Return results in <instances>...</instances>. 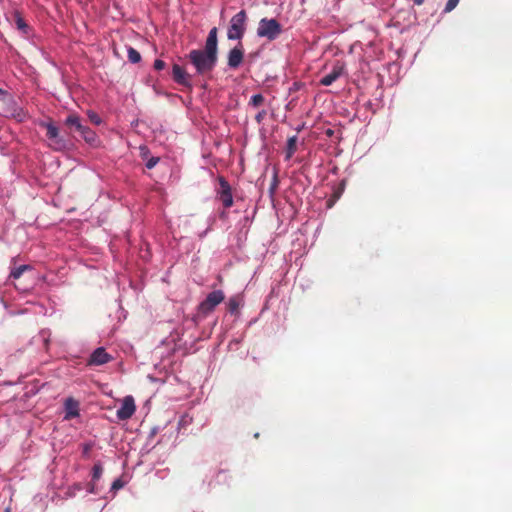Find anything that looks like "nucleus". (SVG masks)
<instances>
[{
  "instance_id": "obj_12",
  "label": "nucleus",
  "mask_w": 512,
  "mask_h": 512,
  "mask_svg": "<svg viewBox=\"0 0 512 512\" xmlns=\"http://www.w3.org/2000/svg\"><path fill=\"white\" fill-rule=\"evenodd\" d=\"M66 418H73L79 414V403L73 398L65 401Z\"/></svg>"
},
{
  "instance_id": "obj_5",
  "label": "nucleus",
  "mask_w": 512,
  "mask_h": 512,
  "mask_svg": "<svg viewBox=\"0 0 512 512\" xmlns=\"http://www.w3.org/2000/svg\"><path fill=\"white\" fill-rule=\"evenodd\" d=\"M135 411V400L131 395H128L123 398L121 406L117 410L116 415L119 420H128L134 415Z\"/></svg>"
},
{
  "instance_id": "obj_20",
  "label": "nucleus",
  "mask_w": 512,
  "mask_h": 512,
  "mask_svg": "<svg viewBox=\"0 0 512 512\" xmlns=\"http://www.w3.org/2000/svg\"><path fill=\"white\" fill-rule=\"evenodd\" d=\"M264 102V97L262 94H255L251 97L249 104L253 107H259Z\"/></svg>"
},
{
  "instance_id": "obj_23",
  "label": "nucleus",
  "mask_w": 512,
  "mask_h": 512,
  "mask_svg": "<svg viewBox=\"0 0 512 512\" xmlns=\"http://www.w3.org/2000/svg\"><path fill=\"white\" fill-rule=\"evenodd\" d=\"M459 3V0H448L444 8L445 13L451 12Z\"/></svg>"
},
{
  "instance_id": "obj_27",
  "label": "nucleus",
  "mask_w": 512,
  "mask_h": 512,
  "mask_svg": "<svg viewBox=\"0 0 512 512\" xmlns=\"http://www.w3.org/2000/svg\"><path fill=\"white\" fill-rule=\"evenodd\" d=\"M154 68H155L156 70H162V69H164V68H165V62H164V61H162V60H160V59L155 60V62H154Z\"/></svg>"
},
{
  "instance_id": "obj_26",
  "label": "nucleus",
  "mask_w": 512,
  "mask_h": 512,
  "mask_svg": "<svg viewBox=\"0 0 512 512\" xmlns=\"http://www.w3.org/2000/svg\"><path fill=\"white\" fill-rule=\"evenodd\" d=\"M266 111L265 110H261L259 111L256 116H255V120L258 122V123H261L263 121V119L266 117Z\"/></svg>"
},
{
  "instance_id": "obj_6",
  "label": "nucleus",
  "mask_w": 512,
  "mask_h": 512,
  "mask_svg": "<svg viewBox=\"0 0 512 512\" xmlns=\"http://www.w3.org/2000/svg\"><path fill=\"white\" fill-rule=\"evenodd\" d=\"M43 126L47 129V137L51 141V146L54 149H61L64 147L63 140L59 137V130L53 123H44Z\"/></svg>"
},
{
  "instance_id": "obj_28",
  "label": "nucleus",
  "mask_w": 512,
  "mask_h": 512,
  "mask_svg": "<svg viewBox=\"0 0 512 512\" xmlns=\"http://www.w3.org/2000/svg\"><path fill=\"white\" fill-rule=\"evenodd\" d=\"M158 160H159L158 158H154V157L149 159L148 162L146 163V167L148 169L153 168L158 163Z\"/></svg>"
},
{
  "instance_id": "obj_13",
  "label": "nucleus",
  "mask_w": 512,
  "mask_h": 512,
  "mask_svg": "<svg viewBox=\"0 0 512 512\" xmlns=\"http://www.w3.org/2000/svg\"><path fill=\"white\" fill-rule=\"evenodd\" d=\"M204 49L217 54V28L214 27L210 30Z\"/></svg>"
},
{
  "instance_id": "obj_18",
  "label": "nucleus",
  "mask_w": 512,
  "mask_h": 512,
  "mask_svg": "<svg viewBox=\"0 0 512 512\" xmlns=\"http://www.w3.org/2000/svg\"><path fill=\"white\" fill-rule=\"evenodd\" d=\"M241 301L237 296H233L228 301V308L231 313H236L240 307Z\"/></svg>"
},
{
  "instance_id": "obj_3",
  "label": "nucleus",
  "mask_w": 512,
  "mask_h": 512,
  "mask_svg": "<svg viewBox=\"0 0 512 512\" xmlns=\"http://www.w3.org/2000/svg\"><path fill=\"white\" fill-rule=\"evenodd\" d=\"M282 32L280 23L275 19L263 18L259 21L257 28V36L275 40Z\"/></svg>"
},
{
  "instance_id": "obj_7",
  "label": "nucleus",
  "mask_w": 512,
  "mask_h": 512,
  "mask_svg": "<svg viewBox=\"0 0 512 512\" xmlns=\"http://www.w3.org/2000/svg\"><path fill=\"white\" fill-rule=\"evenodd\" d=\"M219 199L222 202L223 206L226 208H229L233 205V197L230 186L228 182L225 181L223 178H220Z\"/></svg>"
},
{
  "instance_id": "obj_11",
  "label": "nucleus",
  "mask_w": 512,
  "mask_h": 512,
  "mask_svg": "<svg viewBox=\"0 0 512 512\" xmlns=\"http://www.w3.org/2000/svg\"><path fill=\"white\" fill-rule=\"evenodd\" d=\"M6 113L18 122H22L27 118V113L21 107L17 106L11 99H9V106Z\"/></svg>"
},
{
  "instance_id": "obj_21",
  "label": "nucleus",
  "mask_w": 512,
  "mask_h": 512,
  "mask_svg": "<svg viewBox=\"0 0 512 512\" xmlns=\"http://www.w3.org/2000/svg\"><path fill=\"white\" fill-rule=\"evenodd\" d=\"M80 134L84 137L87 142H93L96 138V135L93 131H91L88 127H85V132H80Z\"/></svg>"
},
{
  "instance_id": "obj_1",
  "label": "nucleus",
  "mask_w": 512,
  "mask_h": 512,
  "mask_svg": "<svg viewBox=\"0 0 512 512\" xmlns=\"http://www.w3.org/2000/svg\"><path fill=\"white\" fill-rule=\"evenodd\" d=\"M189 59L194 65L198 74L210 72L217 61V54L206 49L192 50L189 53Z\"/></svg>"
},
{
  "instance_id": "obj_9",
  "label": "nucleus",
  "mask_w": 512,
  "mask_h": 512,
  "mask_svg": "<svg viewBox=\"0 0 512 512\" xmlns=\"http://www.w3.org/2000/svg\"><path fill=\"white\" fill-rule=\"evenodd\" d=\"M244 57V51L242 46H236L232 50H230L228 54V66L230 68H237L242 63Z\"/></svg>"
},
{
  "instance_id": "obj_31",
  "label": "nucleus",
  "mask_w": 512,
  "mask_h": 512,
  "mask_svg": "<svg viewBox=\"0 0 512 512\" xmlns=\"http://www.w3.org/2000/svg\"><path fill=\"white\" fill-rule=\"evenodd\" d=\"M413 2L416 5H422L424 3V0H413Z\"/></svg>"
},
{
  "instance_id": "obj_8",
  "label": "nucleus",
  "mask_w": 512,
  "mask_h": 512,
  "mask_svg": "<svg viewBox=\"0 0 512 512\" xmlns=\"http://www.w3.org/2000/svg\"><path fill=\"white\" fill-rule=\"evenodd\" d=\"M112 360V356L109 355L104 348L99 347L91 354L88 364L89 365H103Z\"/></svg>"
},
{
  "instance_id": "obj_2",
  "label": "nucleus",
  "mask_w": 512,
  "mask_h": 512,
  "mask_svg": "<svg viewBox=\"0 0 512 512\" xmlns=\"http://www.w3.org/2000/svg\"><path fill=\"white\" fill-rule=\"evenodd\" d=\"M247 15L244 10L235 14L231 20L227 31V38L229 40H240L246 30Z\"/></svg>"
},
{
  "instance_id": "obj_19",
  "label": "nucleus",
  "mask_w": 512,
  "mask_h": 512,
  "mask_svg": "<svg viewBox=\"0 0 512 512\" xmlns=\"http://www.w3.org/2000/svg\"><path fill=\"white\" fill-rule=\"evenodd\" d=\"M30 266L28 265H21L15 269H13L10 273V277L13 279H18L21 277V275L26 271L29 270Z\"/></svg>"
},
{
  "instance_id": "obj_30",
  "label": "nucleus",
  "mask_w": 512,
  "mask_h": 512,
  "mask_svg": "<svg viewBox=\"0 0 512 512\" xmlns=\"http://www.w3.org/2000/svg\"><path fill=\"white\" fill-rule=\"evenodd\" d=\"M6 96H7V93L4 90L0 89V98H2V97L5 98Z\"/></svg>"
},
{
  "instance_id": "obj_22",
  "label": "nucleus",
  "mask_w": 512,
  "mask_h": 512,
  "mask_svg": "<svg viewBox=\"0 0 512 512\" xmlns=\"http://www.w3.org/2000/svg\"><path fill=\"white\" fill-rule=\"evenodd\" d=\"M102 466L100 464H95L94 467H93V471H92V478L93 480H98L100 479L101 475H102Z\"/></svg>"
},
{
  "instance_id": "obj_32",
  "label": "nucleus",
  "mask_w": 512,
  "mask_h": 512,
  "mask_svg": "<svg viewBox=\"0 0 512 512\" xmlns=\"http://www.w3.org/2000/svg\"><path fill=\"white\" fill-rule=\"evenodd\" d=\"M90 492H91V493H93V492H94V488H93V486L91 487Z\"/></svg>"
},
{
  "instance_id": "obj_4",
  "label": "nucleus",
  "mask_w": 512,
  "mask_h": 512,
  "mask_svg": "<svg viewBox=\"0 0 512 512\" xmlns=\"http://www.w3.org/2000/svg\"><path fill=\"white\" fill-rule=\"evenodd\" d=\"M224 299L225 295L222 290L212 291L199 304V312L204 315L210 314Z\"/></svg>"
},
{
  "instance_id": "obj_24",
  "label": "nucleus",
  "mask_w": 512,
  "mask_h": 512,
  "mask_svg": "<svg viewBox=\"0 0 512 512\" xmlns=\"http://www.w3.org/2000/svg\"><path fill=\"white\" fill-rule=\"evenodd\" d=\"M16 25L19 30H22L24 33H27L28 25L25 23V21L21 17H17Z\"/></svg>"
},
{
  "instance_id": "obj_29",
  "label": "nucleus",
  "mask_w": 512,
  "mask_h": 512,
  "mask_svg": "<svg viewBox=\"0 0 512 512\" xmlns=\"http://www.w3.org/2000/svg\"><path fill=\"white\" fill-rule=\"evenodd\" d=\"M119 487H121V483H120V481H119V480L114 481V483H113V485H112V488H115V489H116V488H119Z\"/></svg>"
},
{
  "instance_id": "obj_25",
  "label": "nucleus",
  "mask_w": 512,
  "mask_h": 512,
  "mask_svg": "<svg viewBox=\"0 0 512 512\" xmlns=\"http://www.w3.org/2000/svg\"><path fill=\"white\" fill-rule=\"evenodd\" d=\"M88 117L96 125L101 123V118L93 111H88Z\"/></svg>"
},
{
  "instance_id": "obj_15",
  "label": "nucleus",
  "mask_w": 512,
  "mask_h": 512,
  "mask_svg": "<svg viewBox=\"0 0 512 512\" xmlns=\"http://www.w3.org/2000/svg\"><path fill=\"white\" fill-rule=\"evenodd\" d=\"M66 124L75 127L78 132H85V126L81 124L80 118L76 114L69 115L66 119Z\"/></svg>"
},
{
  "instance_id": "obj_17",
  "label": "nucleus",
  "mask_w": 512,
  "mask_h": 512,
  "mask_svg": "<svg viewBox=\"0 0 512 512\" xmlns=\"http://www.w3.org/2000/svg\"><path fill=\"white\" fill-rule=\"evenodd\" d=\"M127 56H128L129 61L134 64L140 62V60H141L140 53L133 47L128 48Z\"/></svg>"
},
{
  "instance_id": "obj_10",
  "label": "nucleus",
  "mask_w": 512,
  "mask_h": 512,
  "mask_svg": "<svg viewBox=\"0 0 512 512\" xmlns=\"http://www.w3.org/2000/svg\"><path fill=\"white\" fill-rule=\"evenodd\" d=\"M343 71H344V66L340 63H337L333 67L331 72H329L327 75L322 77V79L320 80V83L323 86H330L333 82H335L343 74Z\"/></svg>"
},
{
  "instance_id": "obj_33",
  "label": "nucleus",
  "mask_w": 512,
  "mask_h": 512,
  "mask_svg": "<svg viewBox=\"0 0 512 512\" xmlns=\"http://www.w3.org/2000/svg\"><path fill=\"white\" fill-rule=\"evenodd\" d=\"M5 512H10V509H9V508H7V509L5 510Z\"/></svg>"
},
{
  "instance_id": "obj_14",
  "label": "nucleus",
  "mask_w": 512,
  "mask_h": 512,
  "mask_svg": "<svg viewBox=\"0 0 512 512\" xmlns=\"http://www.w3.org/2000/svg\"><path fill=\"white\" fill-rule=\"evenodd\" d=\"M172 73H173V78L177 83L187 84V75L182 67L175 64L173 66Z\"/></svg>"
},
{
  "instance_id": "obj_16",
  "label": "nucleus",
  "mask_w": 512,
  "mask_h": 512,
  "mask_svg": "<svg viewBox=\"0 0 512 512\" xmlns=\"http://www.w3.org/2000/svg\"><path fill=\"white\" fill-rule=\"evenodd\" d=\"M297 149V137L292 136L287 140L286 159H290Z\"/></svg>"
}]
</instances>
